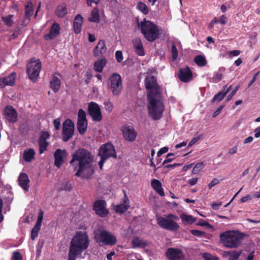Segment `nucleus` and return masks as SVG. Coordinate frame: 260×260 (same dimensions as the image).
<instances>
[{
    "mask_svg": "<svg viewBox=\"0 0 260 260\" xmlns=\"http://www.w3.org/2000/svg\"><path fill=\"white\" fill-rule=\"evenodd\" d=\"M70 165L75 171V176L83 178H88L93 173V156L85 148H80L72 154Z\"/></svg>",
    "mask_w": 260,
    "mask_h": 260,
    "instance_id": "nucleus-1",
    "label": "nucleus"
},
{
    "mask_svg": "<svg viewBox=\"0 0 260 260\" xmlns=\"http://www.w3.org/2000/svg\"><path fill=\"white\" fill-rule=\"evenodd\" d=\"M89 244L87 234L82 231L77 232L71 241L68 260H76L88 248Z\"/></svg>",
    "mask_w": 260,
    "mask_h": 260,
    "instance_id": "nucleus-2",
    "label": "nucleus"
},
{
    "mask_svg": "<svg viewBox=\"0 0 260 260\" xmlns=\"http://www.w3.org/2000/svg\"><path fill=\"white\" fill-rule=\"evenodd\" d=\"M147 98L148 103L147 109L149 115L154 120H158L162 117L165 110V106L163 104V95L154 96L151 93Z\"/></svg>",
    "mask_w": 260,
    "mask_h": 260,
    "instance_id": "nucleus-3",
    "label": "nucleus"
},
{
    "mask_svg": "<svg viewBox=\"0 0 260 260\" xmlns=\"http://www.w3.org/2000/svg\"><path fill=\"white\" fill-rule=\"evenodd\" d=\"M246 236L244 233L239 231H228L220 235V240L224 247L234 248L238 247L242 240Z\"/></svg>",
    "mask_w": 260,
    "mask_h": 260,
    "instance_id": "nucleus-4",
    "label": "nucleus"
},
{
    "mask_svg": "<svg viewBox=\"0 0 260 260\" xmlns=\"http://www.w3.org/2000/svg\"><path fill=\"white\" fill-rule=\"evenodd\" d=\"M140 26L141 32L144 38L149 42H154L159 38L160 35L158 26L151 21L146 20L138 23Z\"/></svg>",
    "mask_w": 260,
    "mask_h": 260,
    "instance_id": "nucleus-5",
    "label": "nucleus"
},
{
    "mask_svg": "<svg viewBox=\"0 0 260 260\" xmlns=\"http://www.w3.org/2000/svg\"><path fill=\"white\" fill-rule=\"evenodd\" d=\"M145 87L147 91V98L151 93L154 96L162 95L160 91V87L157 82V78L153 75H147L144 80Z\"/></svg>",
    "mask_w": 260,
    "mask_h": 260,
    "instance_id": "nucleus-6",
    "label": "nucleus"
},
{
    "mask_svg": "<svg viewBox=\"0 0 260 260\" xmlns=\"http://www.w3.org/2000/svg\"><path fill=\"white\" fill-rule=\"evenodd\" d=\"M95 239L98 243H102L110 246L115 245L117 242L116 236L105 230L100 231L98 233H96L95 235Z\"/></svg>",
    "mask_w": 260,
    "mask_h": 260,
    "instance_id": "nucleus-7",
    "label": "nucleus"
},
{
    "mask_svg": "<svg viewBox=\"0 0 260 260\" xmlns=\"http://www.w3.org/2000/svg\"><path fill=\"white\" fill-rule=\"evenodd\" d=\"M108 86L113 95H118L122 89L121 76L118 73H113L109 78Z\"/></svg>",
    "mask_w": 260,
    "mask_h": 260,
    "instance_id": "nucleus-8",
    "label": "nucleus"
},
{
    "mask_svg": "<svg viewBox=\"0 0 260 260\" xmlns=\"http://www.w3.org/2000/svg\"><path fill=\"white\" fill-rule=\"evenodd\" d=\"M42 64L39 59H31L27 64L26 72L29 79L35 81L39 76Z\"/></svg>",
    "mask_w": 260,
    "mask_h": 260,
    "instance_id": "nucleus-9",
    "label": "nucleus"
},
{
    "mask_svg": "<svg viewBox=\"0 0 260 260\" xmlns=\"http://www.w3.org/2000/svg\"><path fill=\"white\" fill-rule=\"evenodd\" d=\"M157 224L162 229L172 231H177L180 228L179 224L175 221L170 219H167L162 216H159L156 218Z\"/></svg>",
    "mask_w": 260,
    "mask_h": 260,
    "instance_id": "nucleus-10",
    "label": "nucleus"
},
{
    "mask_svg": "<svg viewBox=\"0 0 260 260\" xmlns=\"http://www.w3.org/2000/svg\"><path fill=\"white\" fill-rule=\"evenodd\" d=\"M74 132V123L70 119H66L62 125V141L66 142L73 136Z\"/></svg>",
    "mask_w": 260,
    "mask_h": 260,
    "instance_id": "nucleus-11",
    "label": "nucleus"
},
{
    "mask_svg": "<svg viewBox=\"0 0 260 260\" xmlns=\"http://www.w3.org/2000/svg\"><path fill=\"white\" fill-rule=\"evenodd\" d=\"M99 155L101 157L108 159L110 157L116 158L117 155L114 146L110 143L103 145L100 148Z\"/></svg>",
    "mask_w": 260,
    "mask_h": 260,
    "instance_id": "nucleus-12",
    "label": "nucleus"
},
{
    "mask_svg": "<svg viewBox=\"0 0 260 260\" xmlns=\"http://www.w3.org/2000/svg\"><path fill=\"white\" fill-rule=\"evenodd\" d=\"M88 113L95 121H100L102 119V115L100 107L96 103L91 102L88 106Z\"/></svg>",
    "mask_w": 260,
    "mask_h": 260,
    "instance_id": "nucleus-13",
    "label": "nucleus"
},
{
    "mask_svg": "<svg viewBox=\"0 0 260 260\" xmlns=\"http://www.w3.org/2000/svg\"><path fill=\"white\" fill-rule=\"evenodd\" d=\"M106 203L104 200H97L93 204V209L95 213L101 217H105L108 213L106 209Z\"/></svg>",
    "mask_w": 260,
    "mask_h": 260,
    "instance_id": "nucleus-14",
    "label": "nucleus"
},
{
    "mask_svg": "<svg viewBox=\"0 0 260 260\" xmlns=\"http://www.w3.org/2000/svg\"><path fill=\"white\" fill-rule=\"evenodd\" d=\"M121 131L125 140L129 142H133L135 140L137 133L132 126L124 125L122 127Z\"/></svg>",
    "mask_w": 260,
    "mask_h": 260,
    "instance_id": "nucleus-15",
    "label": "nucleus"
},
{
    "mask_svg": "<svg viewBox=\"0 0 260 260\" xmlns=\"http://www.w3.org/2000/svg\"><path fill=\"white\" fill-rule=\"evenodd\" d=\"M166 256L170 260H184L183 252L178 248H169L166 252Z\"/></svg>",
    "mask_w": 260,
    "mask_h": 260,
    "instance_id": "nucleus-16",
    "label": "nucleus"
},
{
    "mask_svg": "<svg viewBox=\"0 0 260 260\" xmlns=\"http://www.w3.org/2000/svg\"><path fill=\"white\" fill-rule=\"evenodd\" d=\"M4 116L10 123H15L17 120L16 110L11 106H7L4 110Z\"/></svg>",
    "mask_w": 260,
    "mask_h": 260,
    "instance_id": "nucleus-17",
    "label": "nucleus"
},
{
    "mask_svg": "<svg viewBox=\"0 0 260 260\" xmlns=\"http://www.w3.org/2000/svg\"><path fill=\"white\" fill-rule=\"evenodd\" d=\"M50 138V134L48 132L42 131L39 139V152L42 154L46 150L49 145L47 140Z\"/></svg>",
    "mask_w": 260,
    "mask_h": 260,
    "instance_id": "nucleus-18",
    "label": "nucleus"
},
{
    "mask_svg": "<svg viewBox=\"0 0 260 260\" xmlns=\"http://www.w3.org/2000/svg\"><path fill=\"white\" fill-rule=\"evenodd\" d=\"M60 26L59 24L54 22L50 29L49 33L44 36L45 40L48 41L54 39L60 34Z\"/></svg>",
    "mask_w": 260,
    "mask_h": 260,
    "instance_id": "nucleus-19",
    "label": "nucleus"
},
{
    "mask_svg": "<svg viewBox=\"0 0 260 260\" xmlns=\"http://www.w3.org/2000/svg\"><path fill=\"white\" fill-rule=\"evenodd\" d=\"M43 211L41 209L38 216L37 221L31 231V239L32 240H35L38 236L43 220Z\"/></svg>",
    "mask_w": 260,
    "mask_h": 260,
    "instance_id": "nucleus-20",
    "label": "nucleus"
},
{
    "mask_svg": "<svg viewBox=\"0 0 260 260\" xmlns=\"http://www.w3.org/2000/svg\"><path fill=\"white\" fill-rule=\"evenodd\" d=\"M179 79L183 82H188L192 78V74L188 67L180 69L178 73Z\"/></svg>",
    "mask_w": 260,
    "mask_h": 260,
    "instance_id": "nucleus-21",
    "label": "nucleus"
},
{
    "mask_svg": "<svg viewBox=\"0 0 260 260\" xmlns=\"http://www.w3.org/2000/svg\"><path fill=\"white\" fill-rule=\"evenodd\" d=\"M106 51V42L104 40H100L93 50V54L95 56L101 57H103Z\"/></svg>",
    "mask_w": 260,
    "mask_h": 260,
    "instance_id": "nucleus-22",
    "label": "nucleus"
},
{
    "mask_svg": "<svg viewBox=\"0 0 260 260\" xmlns=\"http://www.w3.org/2000/svg\"><path fill=\"white\" fill-rule=\"evenodd\" d=\"M66 154V151L65 150H61L60 149H57L55 150L54 153V165L58 168H59L64 160L63 158L65 157Z\"/></svg>",
    "mask_w": 260,
    "mask_h": 260,
    "instance_id": "nucleus-23",
    "label": "nucleus"
},
{
    "mask_svg": "<svg viewBox=\"0 0 260 260\" xmlns=\"http://www.w3.org/2000/svg\"><path fill=\"white\" fill-rule=\"evenodd\" d=\"M133 45L134 51L138 55L140 56L145 55L143 45L140 38H136L133 41Z\"/></svg>",
    "mask_w": 260,
    "mask_h": 260,
    "instance_id": "nucleus-24",
    "label": "nucleus"
},
{
    "mask_svg": "<svg viewBox=\"0 0 260 260\" xmlns=\"http://www.w3.org/2000/svg\"><path fill=\"white\" fill-rule=\"evenodd\" d=\"M18 180L19 185L25 191H28L30 181L28 175L25 173H21Z\"/></svg>",
    "mask_w": 260,
    "mask_h": 260,
    "instance_id": "nucleus-25",
    "label": "nucleus"
},
{
    "mask_svg": "<svg viewBox=\"0 0 260 260\" xmlns=\"http://www.w3.org/2000/svg\"><path fill=\"white\" fill-rule=\"evenodd\" d=\"M152 188L161 197L165 196V192L162 187V184L158 180L153 179L151 181Z\"/></svg>",
    "mask_w": 260,
    "mask_h": 260,
    "instance_id": "nucleus-26",
    "label": "nucleus"
},
{
    "mask_svg": "<svg viewBox=\"0 0 260 260\" xmlns=\"http://www.w3.org/2000/svg\"><path fill=\"white\" fill-rule=\"evenodd\" d=\"M83 20L82 16L80 14L77 15L74 19L73 27L74 31L76 34H78L81 31Z\"/></svg>",
    "mask_w": 260,
    "mask_h": 260,
    "instance_id": "nucleus-27",
    "label": "nucleus"
},
{
    "mask_svg": "<svg viewBox=\"0 0 260 260\" xmlns=\"http://www.w3.org/2000/svg\"><path fill=\"white\" fill-rule=\"evenodd\" d=\"M61 86L60 80L55 76L52 75V78L50 81V86L51 89L54 92L59 91Z\"/></svg>",
    "mask_w": 260,
    "mask_h": 260,
    "instance_id": "nucleus-28",
    "label": "nucleus"
},
{
    "mask_svg": "<svg viewBox=\"0 0 260 260\" xmlns=\"http://www.w3.org/2000/svg\"><path fill=\"white\" fill-rule=\"evenodd\" d=\"M241 254V251H225L223 253V255L225 257H228L229 260H237L238 259Z\"/></svg>",
    "mask_w": 260,
    "mask_h": 260,
    "instance_id": "nucleus-29",
    "label": "nucleus"
},
{
    "mask_svg": "<svg viewBox=\"0 0 260 260\" xmlns=\"http://www.w3.org/2000/svg\"><path fill=\"white\" fill-rule=\"evenodd\" d=\"M68 13V10L66 7V5L64 3H62L58 5L55 11V14L58 17H63Z\"/></svg>",
    "mask_w": 260,
    "mask_h": 260,
    "instance_id": "nucleus-30",
    "label": "nucleus"
},
{
    "mask_svg": "<svg viewBox=\"0 0 260 260\" xmlns=\"http://www.w3.org/2000/svg\"><path fill=\"white\" fill-rule=\"evenodd\" d=\"M106 61L105 58H102L95 61L94 63V69L99 73L103 71L104 67L106 66Z\"/></svg>",
    "mask_w": 260,
    "mask_h": 260,
    "instance_id": "nucleus-31",
    "label": "nucleus"
},
{
    "mask_svg": "<svg viewBox=\"0 0 260 260\" xmlns=\"http://www.w3.org/2000/svg\"><path fill=\"white\" fill-rule=\"evenodd\" d=\"M16 77V73L12 72L8 76L3 78L5 83V86H13L15 83Z\"/></svg>",
    "mask_w": 260,
    "mask_h": 260,
    "instance_id": "nucleus-32",
    "label": "nucleus"
},
{
    "mask_svg": "<svg viewBox=\"0 0 260 260\" xmlns=\"http://www.w3.org/2000/svg\"><path fill=\"white\" fill-rule=\"evenodd\" d=\"M35 152L32 148L26 150L23 153V159L26 162H30L32 159H34Z\"/></svg>",
    "mask_w": 260,
    "mask_h": 260,
    "instance_id": "nucleus-33",
    "label": "nucleus"
},
{
    "mask_svg": "<svg viewBox=\"0 0 260 260\" xmlns=\"http://www.w3.org/2000/svg\"><path fill=\"white\" fill-rule=\"evenodd\" d=\"M132 243L133 244V247L134 248H135V247L145 248L148 245L146 241L140 239L139 238H136L134 239L132 241Z\"/></svg>",
    "mask_w": 260,
    "mask_h": 260,
    "instance_id": "nucleus-34",
    "label": "nucleus"
},
{
    "mask_svg": "<svg viewBox=\"0 0 260 260\" xmlns=\"http://www.w3.org/2000/svg\"><path fill=\"white\" fill-rule=\"evenodd\" d=\"M180 218L184 224H191L196 221V219L192 215L182 214L181 215Z\"/></svg>",
    "mask_w": 260,
    "mask_h": 260,
    "instance_id": "nucleus-35",
    "label": "nucleus"
},
{
    "mask_svg": "<svg viewBox=\"0 0 260 260\" xmlns=\"http://www.w3.org/2000/svg\"><path fill=\"white\" fill-rule=\"evenodd\" d=\"M194 61L199 67H204L207 63L205 57L202 55L196 56L194 58Z\"/></svg>",
    "mask_w": 260,
    "mask_h": 260,
    "instance_id": "nucleus-36",
    "label": "nucleus"
},
{
    "mask_svg": "<svg viewBox=\"0 0 260 260\" xmlns=\"http://www.w3.org/2000/svg\"><path fill=\"white\" fill-rule=\"evenodd\" d=\"M77 127L80 134H84L87 128V121H77Z\"/></svg>",
    "mask_w": 260,
    "mask_h": 260,
    "instance_id": "nucleus-37",
    "label": "nucleus"
},
{
    "mask_svg": "<svg viewBox=\"0 0 260 260\" xmlns=\"http://www.w3.org/2000/svg\"><path fill=\"white\" fill-rule=\"evenodd\" d=\"M89 21L93 22H99L100 21V15L99 11L97 9H93L89 18Z\"/></svg>",
    "mask_w": 260,
    "mask_h": 260,
    "instance_id": "nucleus-38",
    "label": "nucleus"
},
{
    "mask_svg": "<svg viewBox=\"0 0 260 260\" xmlns=\"http://www.w3.org/2000/svg\"><path fill=\"white\" fill-rule=\"evenodd\" d=\"M128 208V205L120 204L116 205L115 207L114 210L117 213L121 214L124 213L126 210H127Z\"/></svg>",
    "mask_w": 260,
    "mask_h": 260,
    "instance_id": "nucleus-39",
    "label": "nucleus"
},
{
    "mask_svg": "<svg viewBox=\"0 0 260 260\" xmlns=\"http://www.w3.org/2000/svg\"><path fill=\"white\" fill-rule=\"evenodd\" d=\"M137 8L144 14L146 15L149 13V9L147 6L142 2H140L138 3Z\"/></svg>",
    "mask_w": 260,
    "mask_h": 260,
    "instance_id": "nucleus-40",
    "label": "nucleus"
},
{
    "mask_svg": "<svg viewBox=\"0 0 260 260\" xmlns=\"http://www.w3.org/2000/svg\"><path fill=\"white\" fill-rule=\"evenodd\" d=\"M222 71V69H219L217 72L214 73L212 78L213 82L217 83L221 80L223 76Z\"/></svg>",
    "mask_w": 260,
    "mask_h": 260,
    "instance_id": "nucleus-41",
    "label": "nucleus"
},
{
    "mask_svg": "<svg viewBox=\"0 0 260 260\" xmlns=\"http://www.w3.org/2000/svg\"><path fill=\"white\" fill-rule=\"evenodd\" d=\"M33 5L31 2H29L25 6V16L29 19L33 14Z\"/></svg>",
    "mask_w": 260,
    "mask_h": 260,
    "instance_id": "nucleus-42",
    "label": "nucleus"
},
{
    "mask_svg": "<svg viewBox=\"0 0 260 260\" xmlns=\"http://www.w3.org/2000/svg\"><path fill=\"white\" fill-rule=\"evenodd\" d=\"M13 15H9L6 17H3L2 20L7 26L11 27L13 24Z\"/></svg>",
    "mask_w": 260,
    "mask_h": 260,
    "instance_id": "nucleus-43",
    "label": "nucleus"
},
{
    "mask_svg": "<svg viewBox=\"0 0 260 260\" xmlns=\"http://www.w3.org/2000/svg\"><path fill=\"white\" fill-rule=\"evenodd\" d=\"M87 121L86 118V112L82 109H80L78 113V120L77 121Z\"/></svg>",
    "mask_w": 260,
    "mask_h": 260,
    "instance_id": "nucleus-44",
    "label": "nucleus"
},
{
    "mask_svg": "<svg viewBox=\"0 0 260 260\" xmlns=\"http://www.w3.org/2000/svg\"><path fill=\"white\" fill-rule=\"evenodd\" d=\"M19 129L21 134L25 135L28 133L29 127L27 123L23 122L20 124Z\"/></svg>",
    "mask_w": 260,
    "mask_h": 260,
    "instance_id": "nucleus-45",
    "label": "nucleus"
},
{
    "mask_svg": "<svg viewBox=\"0 0 260 260\" xmlns=\"http://www.w3.org/2000/svg\"><path fill=\"white\" fill-rule=\"evenodd\" d=\"M204 166L205 165L203 162H201L197 164L193 168L192 173L193 174H198L202 169H203Z\"/></svg>",
    "mask_w": 260,
    "mask_h": 260,
    "instance_id": "nucleus-46",
    "label": "nucleus"
},
{
    "mask_svg": "<svg viewBox=\"0 0 260 260\" xmlns=\"http://www.w3.org/2000/svg\"><path fill=\"white\" fill-rule=\"evenodd\" d=\"M225 97L224 94L223 93V91H220L217 94H216L211 100V102L213 103L215 101H217L218 102L222 101L224 98Z\"/></svg>",
    "mask_w": 260,
    "mask_h": 260,
    "instance_id": "nucleus-47",
    "label": "nucleus"
},
{
    "mask_svg": "<svg viewBox=\"0 0 260 260\" xmlns=\"http://www.w3.org/2000/svg\"><path fill=\"white\" fill-rule=\"evenodd\" d=\"M172 57L173 60H176L178 57V53L177 47L175 44H173L171 47Z\"/></svg>",
    "mask_w": 260,
    "mask_h": 260,
    "instance_id": "nucleus-48",
    "label": "nucleus"
},
{
    "mask_svg": "<svg viewBox=\"0 0 260 260\" xmlns=\"http://www.w3.org/2000/svg\"><path fill=\"white\" fill-rule=\"evenodd\" d=\"M191 234L196 237H201L205 235L206 233L203 231H201L198 230H191L190 231Z\"/></svg>",
    "mask_w": 260,
    "mask_h": 260,
    "instance_id": "nucleus-49",
    "label": "nucleus"
},
{
    "mask_svg": "<svg viewBox=\"0 0 260 260\" xmlns=\"http://www.w3.org/2000/svg\"><path fill=\"white\" fill-rule=\"evenodd\" d=\"M175 154L173 153H168L166 155V159L163 161L162 166L165 165L166 164L171 162L174 159V158H170V156H174Z\"/></svg>",
    "mask_w": 260,
    "mask_h": 260,
    "instance_id": "nucleus-50",
    "label": "nucleus"
},
{
    "mask_svg": "<svg viewBox=\"0 0 260 260\" xmlns=\"http://www.w3.org/2000/svg\"><path fill=\"white\" fill-rule=\"evenodd\" d=\"M72 189L71 185L68 182L63 183L60 187V190L70 191Z\"/></svg>",
    "mask_w": 260,
    "mask_h": 260,
    "instance_id": "nucleus-51",
    "label": "nucleus"
},
{
    "mask_svg": "<svg viewBox=\"0 0 260 260\" xmlns=\"http://www.w3.org/2000/svg\"><path fill=\"white\" fill-rule=\"evenodd\" d=\"M104 104L105 105V109L107 111H108L109 112H110L112 111L113 107L112 103L109 101H105Z\"/></svg>",
    "mask_w": 260,
    "mask_h": 260,
    "instance_id": "nucleus-52",
    "label": "nucleus"
},
{
    "mask_svg": "<svg viewBox=\"0 0 260 260\" xmlns=\"http://www.w3.org/2000/svg\"><path fill=\"white\" fill-rule=\"evenodd\" d=\"M115 57L118 62H121L123 60V54L121 51H117L115 52Z\"/></svg>",
    "mask_w": 260,
    "mask_h": 260,
    "instance_id": "nucleus-53",
    "label": "nucleus"
},
{
    "mask_svg": "<svg viewBox=\"0 0 260 260\" xmlns=\"http://www.w3.org/2000/svg\"><path fill=\"white\" fill-rule=\"evenodd\" d=\"M13 260H22V256L19 251H14L13 253Z\"/></svg>",
    "mask_w": 260,
    "mask_h": 260,
    "instance_id": "nucleus-54",
    "label": "nucleus"
},
{
    "mask_svg": "<svg viewBox=\"0 0 260 260\" xmlns=\"http://www.w3.org/2000/svg\"><path fill=\"white\" fill-rule=\"evenodd\" d=\"M220 181L217 178H214L211 182L208 184L209 189H211L212 187L218 184Z\"/></svg>",
    "mask_w": 260,
    "mask_h": 260,
    "instance_id": "nucleus-55",
    "label": "nucleus"
},
{
    "mask_svg": "<svg viewBox=\"0 0 260 260\" xmlns=\"http://www.w3.org/2000/svg\"><path fill=\"white\" fill-rule=\"evenodd\" d=\"M53 124L56 131H58L60 128V121L59 118H56L53 120Z\"/></svg>",
    "mask_w": 260,
    "mask_h": 260,
    "instance_id": "nucleus-56",
    "label": "nucleus"
},
{
    "mask_svg": "<svg viewBox=\"0 0 260 260\" xmlns=\"http://www.w3.org/2000/svg\"><path fill=\"white\" fill-rule=\"evenodd\" d=\"M169 148L167 147H164L159 149V150L157 153V156L158 157H160L161 155L162 154L166 153L168 151Z\"/></svg>",
    "mask_w": 260,
    "mask_h": 260,
    "instance_id": "nucleus-57",
    "label": "nucleus"
},
{
    "mask_svg": "<svg viewBox=\"0 0 260 260\" xmlns=\"http://www.w3.org/2000/svg\"><path fill=\"white\" fill-rule=\"evenodd\" d=\"M239 86L236 87V88L228 95L226 101H230L232 97L234 95V94L236 93L237 90H238Z\"/></svg>",
    "mask_w": 260,
    "mask_h": 260,
    "instance_id": "nucleus-58",
    "label": "nucleus"
},
{
    "mask_svg": "<svg viewBox=\"0 0 260 260\" xmlns=\"http://www.w3.org/2000/svg\"><path fill=\"white\" fill-rule=\"evenodd\" d=\"M123 191L124 192V197L122 199V205H128L129 203V200L128 198L126 195V193L124 190H123Z\"/></svg>",
    "mask_w": 260,
    "mask_h": 260,
    "instance_id": "nucleus-59",
    "label": "nucleus"
},
{
    "mask_svg": "<svg viewBox=\"0 0 260 260\" xmlns=\"http://www.w3.org/2000/svg\"><path fill=\"white\" fill-rule=\"evenodd\" d=\"M166 218L167 219H170L171 220H178L179 219V218L178 216L172 214V213H170V214H169L167 215H166Z\"/></svg>",
    "mask_w": 260,
    "mask_h": 260,
    "instance_id": "nucleus-60",
    "label": "nucleus"
},
{
    "mask_svg": "<svg viewBox=\"0 0 260 260\" xmlns=\"http://www.w3.org/2000/svg\"><path fill=\"white\" fill-rule=\"evenodd\" d=\"M218 22L223 25L226 23L227 18L224 15H222L220 17L219 19H218Z\"/></svg>",
    "mask_w": 260,
    "mask_h": 260,
    "instance_id": "nucleus-61",
    "label": "nucleus"
},
{
    "mask_svg": "<svg viewBox=\"0 0 260 260\" xmlns=\"http://www.w3.org/2000/svg\"><path fill=\"white\" fill-rule=\"evenodd\" d=\"M223 107L224 106L222 105L219 106L217 108V109H216V110L213 113V117H216L220 113L221 111L223 108Z\"/></svg>",
    "mask_w": 260,
    "mask_h": 260,
    "instance_id": "nucleus-62",
    "label": "nucleus"
},
{
    "mask_svg": "<svg viewBox=\"0 0 260 260\" xmlns=\"http://www.w3.org/2000/svg\"><path fill=\"white\" fill-rule=\"evenodd\" d=\"M198 180V178L194 177L189 179L188 182L191 186H193L197 183Z\"/></svg>",
    "mask_w": 260,
    "mask_h": 260,
    "instance_id": "nucleus-63",
    "label": "nucleus"
},
{
    "mask_svg": "<svg viewBox=\"0 0 260 260\" xmlns=\"http://www.w3.org/2000/svg\"><path fill=\"white\" fill-rule=\"evenodd\" d=\"M214 257L208 253H204L203 254V257L205 260H212V258Z\"/></svg>",
    "mask_w": 260,
    "mask_h": 260,
    "instance_id": "nucleus-64",
    "label": "nucleus"
}]
</instances>
